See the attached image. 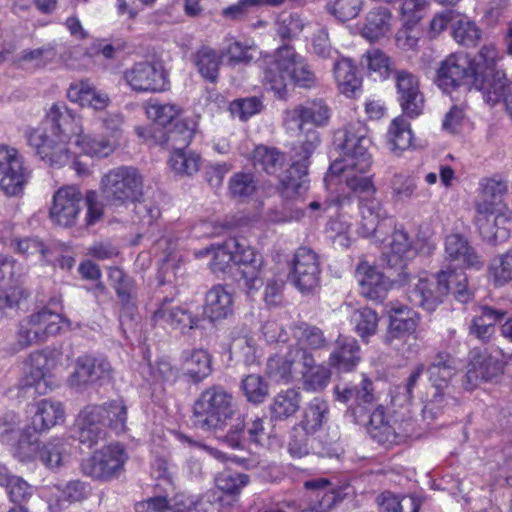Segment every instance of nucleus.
<instances>
[{"instance_id":"bb28decb","label":"nucleus","mask_w":512,"mask_h":512,"mask_svg":"<svg viewBox=\"0 0 512 512\" xmlns=\"http://www.w3.org/2000/svg\"><path fill=\"white\" fill-rule=\"evenodd\" d=\"M68 99L83 107L101 111L111 102L107 93L97 89L88 80H79L70 84L67 90Z\"/></svg>"},{"instance_id":"e433bc0d","label":"nucleus","mask_w":512,"mask_h":512,"mask_svg":"<svg viewBox=\"0 0 512 512\" xmlns=\"http://www.w3.org/2000/svg\"><path fill=\"white\" fill-rule=\"evenodd\" d=\"M291 331L296 343L291 345L290 348H299L314 354L317 350L327 346L324 333L316 326L299 322L291 328Z\"/></svg>"},{"instance_id":"2f4dec72","label":"nucleus","mask_w":512,"mask_h":512,"mask_svg":"<svg viewBox=\"0 0 512 512\" xmlns=\"http://www.w3.org/2000/svg\"><path fill=\"white\" fill-rule=\"evenodd\" d=\"M333 77L338 91L348 98L356 97L361 91L362 79L357 75L353 62L345 57L336 58Z\"/></svg>"},{"instance_id":"4468645a","label":"nucleus","mask_w":512,"mask_h":512,"mask_svg":"<svg viewBox=\"0 0 512 512\" xmlns=\"http://www.w3.org/2000/svg\"><path fill=\"white\" fill-rule=\"evenodd\" d=\"M196 127L195 118L184 117L176 120L172 127L166 131L163 129H157L156 131L152 127H137L136 133L147 141L149 138H153L155 143L168 149L185 150L195 135Z\"/></svg>"},{"instance_id":"473e14b6","label":"nucleus","mask_w":512,"mask_h":512,"mask_svg":"<svg viewBox=\"0 0 512 512\" xmlns=\"http://www.w3.org/2000/svg\"><path fill=\"white\" fill-rule=\"evenodd\" d=\"M498 49L494 44L484 45L478 52V54L471 58L473 61V67L477 70L475 74L479 78L484 79L487 83H491L495 80L497 74H501L503 79L501 82H510L506 78L504 71L497 68L498 62L501 60Z\"/></svg>"},{"instance_id":"39448f33","label":"nucleus","mask_w":512,"mask_h":512,"mask_svg":"<svg viewBox=\"0 0 512 512\" xmlns=\"http://www.w3.org/2000/svg\"><path fill=\"white\" fill-rule=\"evenodd\" d=\"M452 293L460 302H467L470 293L467 289V276L460 270H442L436 275L423 271L409 280L408 300L428 312L434 311Z\"/></svg>"},{"instance_id":"864d4df0","label":"nucleus","mask_w":512,"mask_h":512,"mask_svg":"<svg viewBox=\"0 0 512 512\" xmlns=\"http://www.w3.org/2000/svg\"><path fill=\"white\" fill-rule=\"evenodd\" d=\"M488 278L496 287L512 281V250L498 254L490 260Z\"/></svg>"},{"instance_id":"58836bf2","label":"nucleus","mask_w":512,"mask_h":512,"mask_svg":"<svg viewBox=\"0 0 512 512\" xmlns=\"http://www.w3.org/2000/svg\"><path fill=\"white\" fill-rule=\"evenodd\" d=\"M238 238H229L222 245L211 246L196 252L197 257L212 255L209 265L213 273H225L234 263V253L237 251Z\"/></svg>"},{"instance_id":"6ab92c4d","label":"nucleus","mask_w":512,"mask_h":512,"mask_svg":"<svg viewBox=\"0 0 512 512\" xmlns=\"http://www.w3.org/2000/svg\"><path fill=\"white\" fill-rule=\"evenodd\" d=\"M234 264L239 267L242 285L248 295H252L262 286L260 277L263 259L246 239L238 238L237 251L234 253Z\"/></svg>"},{"instance_id":"5701e85b","label":"nucleus","mask_w":512,"mask_h":512,"mask_svg":"<svg viewBox=\"0 0 512 512\" xmlns=\"http://www.w3.org/2000/svg\"><path fill=\"white\" fill-rule=\"evenodd\" d=\"M387 314L389 326L384 337L386 344L392 345L395 340L403 339L416 331L419 315L413 309L403 304H391Z\"/></svg>"},{"instance_id":"f704fd0d","label":"nucleus","mask_w":512,"mask_h":512,"mask_svg":"<svg viewBox=\"0 0 512 512\" xmlns=\"http://www.w3.org/2000/svg\"><path fill=\"white\" fill-rule=\"evenodd\" d=\"M360 360V348L357 341L351 337H339L336 347L329 357L330 366L338 371H351Z\"/></svg>"},{"instance_id":"20e7f679","label":"nucleus","mask_w":512,"mask_h":512,"mask_svg":"<svg viewBox=\"0 0 512 512\" xmlns=\"http://www.w3.org/2000/svg\"><path fill=\"white\" fill-rule=\"evenodd\" d=\"M507 190V183L497 176L479 182L475 221L482 238L494 245L510 237V219L503 211V196Z\"/></svg>"},{"instance_id":"1a4fd4ad","label":"nucleus","mask_w":512,"mask_h":512,"mask_svg":"<svg viewBox=\"0 0 512 512\" xmlns=\"http://www.w3.org/2000/svg\"><path fill=\"white\" fill-rule=\"evenodd\" d=\"M100 189L109 206L126 207L142 198L143 177L132 166H120L102 177Z\"/></svg>"},{"instance_id":"393cba45","label":"nucleus","mask_w":512,"mask_h":512,"mask_svg":"<svg viewBox=\"0 0 512 512\" xmlns=\"http://www.w3.org/2000/svg\"><path fill=\"white\" fill-rule=\"evenodd\" d=\"M356 277L360 285V293L373 301L381 302L391 286L389 279L380 270L365 261L358 264Z\"/></svg>"},{"instance_id":"680f3d73","label":"nucleus","mask_w":512,"mask_h":512,"mask_svg":"<svg viewBox=\"0 0 512 512\" xmlns=\"http://www.w3.org/2000/svg\"><path fill=\"white\" fill-rule=\"evenodd\" d=\"M306 24L307 21L298 13L282 12L276 21V31L282 39H291L298 36Z\"/></svg>"},{"instance_id":"4be33fe9","label":"nucleus","mask_w":512,"mask_h":512,"mask_svg":"<svg viewBox=\"0 0 512 512\" xmlns=\"http://www.w3.org/2000/svg\"><path fill=\"white\" fill-rule=\"evenodd\" d=\"M298 377L301 378L302 387L305 391L319 392L325 389L331 378V371L324 363H317L313 353L302 350L299 354Z\"/></svg>"},{"instance_id":"e2e57ef3","label":"nucleus","mask_w":512,"mask_h":512,"mask_svg":"<svg viewBox=\"0 0 512 512\" xmlns=\"http://www.w3.org/2000/svg\"><path fill=\"white\" fill-rule=\"evenodd\" d=\"M230 354L246 365L253 364L257 359L256 341L252 336L243 335L233 338L230 344Z\"/></svg>"},{"instance_id":"c9c22d12","label":"nucleus","mask_w":512,"mask_h":512,"mask_svg":"<svg viewBox=\"0 0 512 512\" xmlns=\"http://www.w3.org/2000/svg\"><path fill=\"white\" fill-rule=\"evenodd\" d=\"M57 56L54 43H48L38 48L22 50L14 60L15 65L23 70L35 71L52 63Z\"/></svg>"},{"instance_id":"a19ab883","label":"nucleus","mask_w":512,"mask_h":512,"mask_svg":"<svg viewBox=\"0 0 512 512\" xmlns=\"http://www.w3.org/2000/svg\"><path fill=\"white\" fill-rule=\"evenodd\" d=\"M328 415V403L320 397H314L304 408L299 427L302 428L306 434H315L328 420Z\"/></svg>"},{"instance_id":"603ef678","label":"nucleus","mask_w":512,"mask_h":512,"mask_svg":"<svg viewBox=\"0 0 512 512\" xmlns=\"http://www.w3.org/2000/svg\"><path fill=\"white\" fill-rule=\"evenodd\" d=\"M68 457L69 444L63 439H51L38 449V459L50 469L62 466Z\"/></svg>"},{"instance_id":"aec40b11","label":"nucleus","mask_w":512,"mask_h":512,"mask_svg":"<svg viewBox=\"0 0 512 512\" xmlns=\"http://www.w3.org/2000/svg\"><path fill=\"white\" fill-rule=\"evenodd\" d=\"M394 80L402 111L410 118L419 116L424 107L423 95L416 75L407 70H396Z\"/></svg>"},{"instance_id":"ddd939ff","label":"nucleus","mask_w":512,"mask_h":512,"mask_svg":"<svg viewBox=\"0 0 512 512\" xmlns=\"http://www.w3.org/2000/svg\"><path fill=\"white\" fill-rule=\"evenodd\" d=\"M273 425L266 416L254 415L240 420L231 426L224 436V442L234 449L242 447L243 441H248L257 446L266 447L273 437Z\"/></svg>"},{"instance_id":"de8ad7c7","label":"nucleus","mask_w":512,"mask_h":512,"mask_svg":"<svg viewBox=\"0 0 512 512\" xmlns=\"http://www.w3.org/2000/svg\"><path fill=\"white\" fill-rule=\"evenodd\" d=\"M456 371L453 358L449 355H439L428 368L432 388L436 391L445 392Z\"/></svg>"},{"instance_id":"0e129e2a","label":"nucleus","mask_w":512,"mask_h":512,"mask_svg":"<svg viewBox=\"0 0 512 512\" xmlns=\"http://www.w3.org/2000/svg\"><path fill=\"white\" fill-rule=\"evenodd\" d=\"M201 158L198 154L184 150H173L169 165L173 171L179 174L192 175L200 168Z\"/></svg>"},{"instance_id":"4c0bfd02","label":"nucleus","mask_w":512,"mask_h":512,"mask_svg":"<svg viewBox=\"0 0 512 512\" xmlns=\"http://www.w3.org/2000/svg\"><path fill=\"white\" fill-rule=\"evenodd\" d=\"M60 311V300L53 298L50 300L48 307H44L29 315V318L34 320L40 330H45L43 332L45 340L49 336L59 333L66 323Z\"/></svg>"},{"instance_id":"dca6fc26","label":"nucleus","mask_w":512,"mask_h":512,"mask_svg":"<svg viewBox=\"0 0 512 512\" xmlns=\"http://www.w3.org/2000/svg\"><path fill=\"white\" fill-rule=\"evenodd\" d=\"M83 202V194L76 185H65L55 191L49 208V219L54 225L71 227L76 224Z\"/></svg>"},{"instance_id":"2eb2a0df","label":"nucleus","mask_w":512,"mask_h":512,"mask_svg":"<svg viewBox=\"0 0 512 512\" xmlns=\"http://www.w3.org/2000/svg\"><path fill=\"white\" fill-rule=\"evenodd\" d=\"M320 263L318 255L308 247L296 250L290 264L288 279L302 293L312 292L319 285Z\"/></svg>"},{"instance_id":"b1692460","label":"nucleus","mask_w":512,"mask_h":512,"mask_svg":"<svg viewBox=\"0 0 512 512\" xmlns=\"http://www.w3.org/2000/svg\"><path fill=\"white\" fill-rule=\"evenodd\" d=\"M55 366V360L50 353L35 351L25 363V386L35 387L39 394L46 393L50 372Z\"/></svg>"},{"instance_id":"3c124183","label":"nucleus","mask_w":512,"mask_h":512,"mask_svg":"<svg viewBox=\"0 0 512 512\" xmlns=\"http://www.w3.org/2000/svg\"><path fill=\"white\" fill-rule=\"evenodd\" d=\"M387 144L391 151L402 152L412 145L413 134L410 123L403 117L394 118L389 126Z\"/></svg>"},{"instance_id":"c03bdc74","label":"nucleus","mask_w":512,"mask_h":512,"mask_svg":"<svg viewBox=\"0 0 512 512\" xmlns=\"http://www.w3.org/2000/svg\"><path fill=\"white\" fill-rule=\"evenodd\" d=\"M361 65L367 69L369 76L374 80H386L393 71L391 58L377 48L369 49L363 54Z\"/></svg>"},{"instance_id":"f03ea898","label":"nucleus","mask_w":512,"mask_h":512,"mask_svg":"<svg viewBox=\"0 0 512 512\" xmlns=\"http://www.w3.org/2000/svg\"><path fill=\"white\" fill-rule=\"evenodd\" d=\"M101 122L109 135L96 139L84 132L82 119L75 111L58 102L47 110L43 127L32 129L27 140L41 160L52 167H62L70 161L69 143L72 138L81 153L107 157L116 147L115 137L123 124V116L118 112L108 113Z\"/></svg>"},{"instance_id":"ea45409f","label":"nucleus","mask_w":512,"mask_h":512,"mask_svg":"<svg viewBox=\"0 0 512 512\" xmlns=\"http://www.w3.org/2000/svg\"><path fill=\"white\" fill-rule=\"evenodd\" d=\"M182 369L194 382H200L211 373V357L206 350L192 349L182 353Z\"/></svg>"},{"instance_id":"7c9ffc66","label":"nucleus","mask_w":512,"mask_h":512,"mask_svg":"<svg viewBox=\"0 0 512 512\" xmlns=\"http://www.w3.org/2000/svg\"><path fill=\"white\" fill-rule=\"evenodd\" d=\"M205 315L211 321L226 319L234 313V295L222 285L213 286L206 294Z\"/></svg>"},{"instance_id":"69168bd1","label":"nucleus","mask_w":512,"mask_h":512,"mask_svg":"<svg viewBox=\"0 0 512 512\" xmlns=\"http://www.w3.org/2000/svg\"><path fill=\"white\" fill-rule=\"evenodd\" d=\"M310 52L323 60L337 58L338 50L332 46L328 31L325 27H319L312 34L310 39Z\"/></svg>"},{"instance_id":"423d86ee","label":"nucleus","mask_w":512,"mask_h":512,"mask_svg":"<svg viewBox=\"0 0 512 512\" xmlns=\"http://www.w3.org/2000/svg\"><path fill=\"white\" fill-rule=\"evenodd\" d=\"M263 85L283 98L287 91V82L301 88H312L317 78L307 59L299 54L292 45L278 47L272 56L264 58Z\"/></svg>"},{"instance_id":"412c9836","label":"nucleus","mask_w":512,"mask_h":512,"mask_svg":"<svg viewBox=\"0 0 512 512\" xmlns=\"http://www.w3.org/2000/svg\"><path fill=\"white\" fill-rule=\"evenodd\" d=\"M102 408L87 405L79 413L75 423V436L79 442L92 447L106 437V427L102 422Z\"/></svg>"},{"instance_id":"bf43d9fd","label":"nucleus","mask_w":512,"mask_h":512,"mask_svg":"<svg viewBox=\"0 0 512 512\" xmlns=\"http://www.w3.org/2000/svg\"><path fill=\"white\" fill-rule=\"evenodd\" d=\"M181 108L176 104L160 103L156 100H150L146 105V114L149 119L160 124L166 125L178 120Z\"/></svg>"},{"instance_id":"7ed1b4c3","label":"nucleus","mask_w":512,"mask_h":512,"mask_svg":"<svg viewBox=\"0 0 512 512\" xmlns=\"http://www.w3.org/2000/svg\"><path fill=\"white\" fill-rule=\"evenodd\" d=\"M330 110L322 100H313L298 105L286 112L285 121L292 128L299 129L298 145L294 147V160L291 167L280 178L278 192L287 206H295L291 219L300 220L304 210L298 206L306 195L309 184L307 179V160L320 144L316 128L327 124Z\"/></svg>"},{"instance_id":"79ce46f5","label":"nucleus","mask_w":512,"mask_h":512,"mask_svg":"<svg viewBox=\"0 0 512 512\" xmlns=\"http://www.w3.org/2000/svg\"><path fill=\"white\" fill-rule=\"evenodd\" d=\"M391 13L387 8H374L366 16L362 35L370 42L378 41L388 34L391 27Z\"/></svg>"},{"instance_id":"f3484780","label":"nucleus","mask_w":512,"mask_h":512,"mask_svg":"<svg viewBox=\"0 0 512 512\" xmlns=\"http://www.w3.org/2000/svg\"><path fill=\"white\" fill-rule=\"evenodd\" d=\"M124 79L136 92L155 93L169 87L168 75L163 66L153 62H138L124 72Z\"/></svg>"},{"instance_id":"13d9d810","label":"nucleus","mask_w":512,"mask_h":512,"mask_svg":"<svg viewBox=\"0 0 512 512\" xmlns=\"http://www.w3.org/2000/svg\"><path fill=\"white\" fill-rule=\"evenodd\" d=\"M228 190L231 197L245 200L256 191L255 176L251 172H237L229 180Z\"/></svg>"},{"instance_id":"0eeeda50","label":"nucleus","mask_w":512,"mask_h":512,"mask_svg":"<svg viewBox=\"0 0 512 512\" xmlns=\"http://www.w3.org/2000/svg\"><path fill=\"white\" fill-rule=\"evenodd\" d=\"M471 57L464 52H456L448 55L441 61L437 69L435 84L444 93H451L459 87L467 90L472 88L482 93L484 101L494 106L499 103L498 90L501 86V74H497L494 81L487 83L477 76Z\"/></svg>"},{"instance_id":"4d7b16f0","label":"nucleus","mask_w":512,"mask_h":512,"mask_svg":"<svg viewBox=\"0 0 512 512\" xmlns=\"http://www.w3.org/2000/svg\"><path fill=\"white\" fill-rule=\"evenodd\" d=\"M241 389L248 402L252 404L263 403L269 395V385L263 377L250 374L241 381Z\"/></svg>"},{"instance_id":"9b49d317","label":"nucleus","mask_w":512,"mask_h":512,"mask_svg":"<svg viewBox=\"0 0 512 512\" xmlns=\"http://www.w3.org/2000/svg\"><path fill=\"white\" fill-rule=\"evenodd\" d=\"M114 375V368L107 358L85 354L75 360L68 384L71 388L82 391L90 385L109 384L114 380Z\"/></svg>"},{"instance_id":"f257e3e1","label":"nucleus","mask_w":512,"mask_h":512,"mask_svg":"<svg viewBox=\"0 0 512 512\" xmlns=\"http://www.w3.org/2000/svg\"><path fill=\"white\" fill-rule=\"evenodd\" d=\"M341 139V157L330 165L325 180L337 177L357 196L361 217L357 232L360 236H373L376 241L382 242L385 228L394 227L391 241L383 255L390 268L403 269L406 261L417 254V250L403 227L393 225L387 210L376 197L373 175L368 174L373 163L370 153L372 141L368 137V130L362 122H351L342 131Z\"/></svg>"},{"instance_id":"a18cd8bd","label":"nucleus","mask_w":512,"mask_h":512,"mask_svg":"<svg viewBox=\"0 0 512 512\" xmlns=\"http://www.w3.org/2000/svg\"><path fill=\"white\" fill-rule=\"evenodd\" d=\"M325 232L333 244L341 249H348L354 240L351 217L346 213L330 218Z\"/></svg>"},{"instance_id":"09e8293b","label":"nucleus","mask_w":512,"mask_h":512,"mask_svg":"<svg viewBox=\"0 0 512 512\" xmlns=\"http://www.w3.org/2000/svg\"><path fill=\"white\" fill-rule=\"evenodd\" d=\"M252 163L256 169L274 175L283 168L285 155L276 148L258 145L253 151Z\"/></svg>"},{"instance_id":"c756f323","label":"nucleus","mask_w":512,"mask_h":512,"mask_svg":"<svg viewBox=\"0 0 512 512\" xmlns=\"http://www.w3.org/2000/svg\"><path fill=\"white\" fill-rule=\"evenodd\" d=\"M444 249L446 259H448L450 262L456 263L460 267L479 268L482 264L474 248L461 234L453 233L446 236Z\"/></svg>"},{"instance_id":"774afa93","label":"nucleus","mask_w":512,"mask_h":512,"mask_svg":"<svg viewBox=\"0 0 512 512\" xmlns=\"http://www.w3.org/2000/svg\"><path fill=\"white\" fill-rule=\"evenodd\" d=\"M45 330H40L29 316L20 321L17 331V343L20 348H27L33 344L43 343Z\"/></svg>"},{"instance_id":"f8f14e48","label":"nucleus","mask_w":512,"mask_h":512,"mask_svg":"<svg viewBox=\"0 0 512 512\" xmlns=\"http://www.w3.org/2000/svg\"><path fill=\"white\" fill-rule=\"evenodd\" d=\"M30 178L23 156L11 146L0 144V189L7 196H18Z\"/></svg>"},{"instance_id":"cd10ccee","label":"nucleus","mask_w":512,"mask_h":512,"mask_svg":"<svg viewBox=\"0 0 512 512\" xmlns=\"http://www.w3.org/2000/svg\"><path fill=\"white\" fill-rule=\"evenodd\" d=\"M34 407L30 428L36 433L46 432L65 420L64 405L58 400L42 399Z\"/></svg>"},{"instance_id":"052dcab7","label":"nucleus","mask_w":512,"mask_h":512,"mask_svg":"<svg viewBox=\"0 0 512 512\" xmlns=\"http://www.w3.org/2000/svg\"><path fill=\"white\" fill-rule=\"evenodd\" d=\"M250 482L249 476L243 473L225 471L219 473L215 478L216 488L218 492L228 495H238L241 490Z\"/></svg>"},{"instance_id":"49530a36","label":"nucleus","mask_w":512,"mask_h":512,"mask_svg":"<svg viewBox=\"0 0 512 512\" xmlns=\"http://www.w3.org/2000/svg\"><path fill=\"white\" fill-rule=\"evenodd\" d=\"M96 407L102 408V422L106 428H109L116 434L126 431L128 411L123 399H114L101 405H96Z\"/></svg>"},{"instance_id":"72a5a7b5","label":"nucleus","mask_w":512,"mask_h":512,"mask_svg":"<svg viewBox=\"0 0 512 512\" xmlns=\"http://www.w3.org/2000/svg\"><path fill=\"white\" fill-rule=\"evenodd\" d=\"M194 497L177 494L172 499L163 496L148 498L136 504L137 512H190L193 509Z\"/></svg>"},{"instance_id":"8fccbe9b","label":"nucleus","mask_w":512,"mask_h":512,"mask_svg":"<svg viewBox=\"0 0 512 512\" xmlns=\"http://www.w3.org/2000/svg\"><path fill=\"white\" fill-rule=\"evenodd\" d=\"M504 313L489 307H483L481 313L476 315L470 325V334L479 340L488 341L495 331V324L501 320Z\"/></svg>"},{"instance_id":"338daca9","label":"nucleus","mask_w":512,"mask_h":512,"mask_svg":"<svg viewBox=\"0 0 512 512\" xmlns=\"http://www.w3.org/2000/svg\"><path fill=\"white\" fill-rule=\"evenodd\" d=\"M452 35L456 42L464 46H474L480 39V29L467 17H462L452 26Z\"/></svg>"},{"instance_id":"9d476101","label":"nucleus","mask_w":512,"mask_h":512,"mask_svg":"<svg viewBox=\"0 0 512 512\" xmlns=\"http://www.w3.org/2000/svg\"><path fill=\"white\" fill-rule=\"evenodd\" d=\"M127 460L125 447L120 443H111L85 459L81 470L93 479L108 481L120 476Z\"/></svg>"},{"instance_id":"5fc2aeb1","label":"nucleus","mask_w":512,"mask_h":512,"mask_svg":"<svg viewBox=\"0 0 512 512\" xmlns=\"http://www.w3.org/2000/svg\"><path fill=\"white\" fill-rule=\"evenodd\" d=\"M194 62L199 73L205 79L211 82L217 79L221 57L216 50L207 46L200 48L195 54Z\"/></svg>"},{"instance_id":"a878e982","label":"nucleus","mask_w":512,"mask_h":512,"mask_svg":"<svg viewBox=\"0 0 512 512\" xmlns=\"http://www.w3.org/2000/svg\"><path fill=\"white\" fill-rule=\"evenodd\" d=\"M152 321L155 325L171 327L185 332L197 328L200 318L193 315L189 310L174 306L171 301L165 300L154 312Z\"/></svg>"},{"instance_id":"37998d69","label":"nucleus","mask_w":512,"mask_h":512,"mask_svg":"<svg viewBox=\"0 0 512 512\" xmlns=\"http://www.w3.org/2000/svg\"><path fill=\"white\" fill-rule=\"evenodd\" d=\"M301 393L289 388L276 394L270 404L271 419L285 420L292 417L300 408Z\"/></svg>"},{"instance_id":"6e6552de","label":"nucleus","mask_w":512,"mask_h":512,"mask_svg":"<svg viewBox=\"0 0 512 512\" xmlns=\"http://www.w3.org/2000/svg\"><path fill=\"white\" fill-rule=\"evenodd\" d=\"M237 406L233 395L222 386L205 389L193 406L194 424L203 430H223L235 415Z\"/></svg>"},{"instance_id":"a211bd4d","label":"nucleus","mask_w":512,"mask_h":512,"mask_svg":"<svg viewBox=\"0 0 512 512\" xmlns=\"http://www.w3.org/2000/svg\"><path fill=\"white\" fill-rule=\"evenodd\" d=\"M504 371V363L498 354H492L487 349H473L470 352L469 363L465 376L466 389H473L482 382L497 379Z\"/></svg>"},{"instance_id":"6e6d98bb","label":"nucleus","mask_w":512,"mask_h":512,"mask_svg":"<svg viewBox=\"0 0 512 512\" xmlns=\"http://www.w3.org/2000/svg\"><path fill=\"white\" fill-rule=\"evenodd\" d=\"M351 324L355 332L365 339L376 333L378 327L377 313L368 307L355 310L351 315Z\"/></svg>"},{"instance_id":"c85d7f7f","label":"nucleus","mask_w":512,"mask_h":512,"mask_svg":"<svg viewBox=\"0 0 512 512\" xmlns=\"http://www.w3.org/2000/svg\"><path fill=\"white\" fill-rule=\"evenodd\" d=\"M302 349L290 348L284 356L274 355L270 357L266 365L267 375L276 382L288 384L298 378L299 367L298 362L299 354Z\"/></svg>"}]
</instances>
